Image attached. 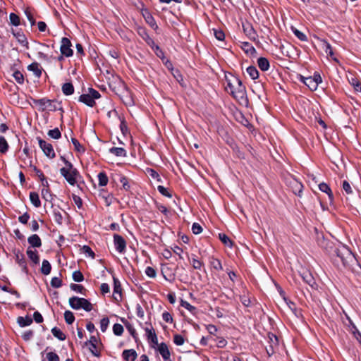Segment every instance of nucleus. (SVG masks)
Returning <instances> with one entry per match:
<instances>
[{
  "mask_svg": "<svg viewBox=\"0 0 361 361\" xmlns=\"http://www.w3.org/2000/svg\"><path fill=\"white\" fill-rule=\"evenodd\" d=\"M333 263L338 268L341 266L353 269L357 264V260L351 250L345 245H341L336 247L331 254Z\"/></svg>",
  "mask_w": 361,
  "mask_h": 361,
  "instance_id": "f257e3e1",
  "label": "nucleus"
},
{
  "mask_svg": "<svg viewBox=\"0 0 361 361\" xmlns=\"http://www.w3.org/2000/svg\"><path fill=\"white\" fill-rule=\"evenodd\" d=\"M226 80L227 82L226 90L234 98L243 99L245 94V87L243 85L242 81L232 75L230 78L226 76Z\"/></svg>",
  "mask_w": 361,
  "mask_h": 361,
  "instance_id": "f03ea898",
  "label": "nucleus"
},
{
  "mask_svg": "<svg viewBox=\"0 0 361 361\" xmlns=\"http://www.w3.org/2000/svg\"><path fill=\"white\" fill-rule=\"evenodd\" d=\"M61 159L64 162L66 166L60 169L61 175L64 177L71 185H75L78 179L81 178L78 170L73 166L72 163L66 160L63 157H61Z\"/></svg>",
  "mask_w": 361,
  "mask_h": 361,
  "instance_id": "7ed1b4c3",
  "label": "nucleus"
},
{
  "mask_svg": "<svg viewBox=\"0 0 361 361\" xmlns=\"http://www.w3.org/2000/svg\"><path fill=\"white\" fill-rule=\"evenodd\" d=\"M32 101L35 105H38L39 106V111H44L47 109L51 111H57V104L59 105H61V102H58L56 99H49L47 97L39 99L32 98Z\"/></svg>",
  "mask_w": 361,
  "mask_h": 361,
  "instance_id": "20e7f679",
  "label": "nucleus"
},
{
  "mask_svg": "<svg viewBox=\"0 0 361 361\" xmlns=\"http://www.w3.org/2000/svg\"><path fill=\"white\" fill-rule=\"evenodd\" d=\"M69 305L73 310L83 309L86 312H90L92 310V305L91 302L83 298L73 296L69 298Z\"/></svg>",
  "mask_w": 361,
  "mask_h": 361,
  "instance_id": "39448f33",
  "label": "nucleus"
},
{
  "mask_svg": "<svg viewBox=\"0 0 361 361\" xmlns=\"http://www.w3.org/2000/svg\"><path fill=\"white\" fill-rule=\"evenodd\" d=\"M100 97L101 94L97 90L90 87L88 88L87 93L82 94L79 97L78 101L84 103L90 107H93L96 104L94 100L99 99Z\"/></svg>",
  "mask_w": 361,
  "mask_h": 361,
  "instance_id": "423d86ee",
  "label": "nucleus"
},
{
  "mask_svg": "<svg viewBox=\"0 0 361 361\" xmlns=\"http://www.w3.org/2000/svg\"><path fill=\"white\" fill-rule=\"evenodd\" d=\"M39 147L43 151L44 154L49 158L53 159L56 157L53 146L51 143L42 140L41 137H37Z\"/></svg>",
  "mask_w": 361,
  "mask_h": 361,
  "instance_id": "0eeeda50",
  "label": "nucleus"
},
{
  "mask_svg": "<svg viewBox=\"0 0 361 361\" xmlns=\"http://www.w3.org/2000/svg\"><path fill=\"white\" fill-rule=\"evenodd\" d=\"M61 54L66 57L72 56L73 54V51L71 49L72 44L71 40L67 37H63L61 39Z\"/></svg>",
  "mask_w": 361,
  "mask_h": 361,
  "instance_id": "6e6552de",
  "label": "nucleus"
},
{
  "mask_svg": "<svg viewBox=\"0 0 361 361\" xmlns=\"http://www.w3.org/2000/svg\"><path fill=\"white\" fill-rule=\"evenodd\" d=\"M114 244L118 252L123 254L126 250V241L123 236L118 234L114 235Z\"/></svg>",
  "mask_w": 361,
  "mask_h": 361,
  "instance_id": "1a4fd4ad",
  "label": "nucleus"
},
{
  "mask_svg": "<svg viewBox=\"0 0 361 361\" xmlns=\"http://www.w3.org/2000/svg\"><path fill=\"white\" fill-rule=\"evenodd\" d=\"M243 29L246 36L252 41H255L257 37V32L253 28L251 23L246 22L243 23Z\"/></svg>",
  "mask_w": 361,
  "mask_h": 361,
  "instance_id": "9d476101",
  "label": "nucleus"
},
{
  "mask_svg": "<svg viewBox=\"0 0 361 361\" xmlns=\"http://www.w3.org/2000/svg\"><path fill=\"white\" fill-rule=\"evenodd\" d=\"M144 330L146 333V336L148 341L153 343L154 345H158L157 336L152 324H149V326L145 327Z\"/></svg>",
  "mask_w": 361,
  "mask_h": 361,
  "instance_id": "9b49d317",
  "label": "nucleus"
},
{
  "mask_svg": "<svg viewBox=\"0 0 361 361\" xmlns=\"http://www.w3.org/2000/svg\"><path fill=\"white\" fill-rule=\"evenodd\" d=\"M113 280H114V294H113V298L115 301L116 302H119L122 300V295H121V292H122V288H121V283L119 281V280L116 278V277H113Z\"/></svg>",
  "mask_w": 361,
  "mask_h": 361,
  "instance_id": "f8f14e48",
  "label": "nucleus"
},
{
  "mask_svg": "<svg viewBox=\"0 0 361 361\" xmlns=\"http://www.w3.org/2000/svg\"><path fill=\"white\" fill-rule=\"evenodd\" d=\"M158 350L163 357L164 361H171L170 359L171 353L169 350L167 345L165 343H158Z\"/></svg>",
  "mask_w": 361,
  "mask_h": 361,
  "instance_id": "ddd939ff",
  "label": "nucleus"
},
{
  "mask_svg": "<svg viewBox=\"0 0 361 361\" xmlns=\"http://www.w3.org/2000/svg\"><path fill=\"white\" fill-rule=\"evenodd\" d=\"M300 275L303 281L308 284L312 288H314V286L316 285L314 279L309 271L305 270L302 273H300Z\"/></svg>",
  "mask_w": 361,
  "mask_h": 361,
  "instance_id": "4468645a",
  "label": "nucleus"
},
{
  "mask_svg": "<svg viewBox=\"0 0 361 361\" xmlns=\"http://www.w3.org/2000/svg\"><path fill=\"white\" fill-rule=\"evenodd\" d=\"M300 81L307 86L311 91H314L317 89L316 82H314V79L312 78V76L304 77L302 75H300Z\"/></svg>",
  "mask_w": 361,
  "mask_h": 361,
  "instance_id": "2eb2a0df",
  "label": "nucleus"
},
{
  "mask_svg": "<svg viewBox=\"0 0 361 361\" xmlns=\"http://www.w3.org/2000/svg\"><path fill=\"white\" fill-rule=\"evenodd\" d=\"M97 342V338L94 336H92L90 337V340L85 342V345H87L90 344L91 345V348H90V350L91 352V353L96 357H99L100 353L96 350Z\"/></svg>",
  "mask_w": 361,
  "mask_h": 361,
  "instance_id": "dca6fc26",
  "label": "nucleus"
},
{
  "mask_svg": "<svg viewBox=\"0 0 361 361\" xmlns=\"http://www.w3.org/2000/svg\"><path fill=\"white\" fill-rule=\"evenodd\" d=\"M161 274L166 281H171L174 279V274L171 269L166 264H164L161 269Z\"/></svg>",
  "mask_w": 361,
  "mask_h": 361,
  "instance_id": "f3484780",
  "label": "nucleus"
},
{
  "mask_svg": "<svg viewBox=\"0 0 361 361\" xmlns=\"http://www.w3.org/2000/svg\"><path fill=\"white\" fill-rule=\"evenodd\" d=\"M122 355L123 359L126 361H135L137 357L136 351L133 349L124 350Z\"/></svg>",
  "mask_w": 361,
  "mask_h": 361,
  "instance_id": "a211bd4d",
  "label": "nucleus"
},
{
  "mask_svg": "<svg viewBox=\"0 0 361 361\" xmlns=\"http://www.w3.org/2000/svg\"><path fill=\"white\" fill-rule=\"evenodd\" d=\"M27 242L33 247H39L42 246V240L38 235L33 234L27 238Z\"/></svg>",
  "mask_w": 361,
  "mask_h": 361,
  "instance_id": "6ab92c4d",
  "label": "nucleus"
},
{
  "mask_svg": "<svg viewBox=\"0 0 361 361\" xmlns=\"http://www.w3.org/2000/svg\"><path fill=\"white\" fill-rule=\"evenodd\" d=\"M27 69L30 71H32L34 75L37 78H40V76L42 75V68L40 67V65L37 62H34L30 64L27 67Z\"/></svg>",
  "mask_w": 361,
  "mask_h": 361,
  "instance_id": "aec40b11",
  "label": "nucleus"
},
{
  "mask_svg": "<svg viewBox=\"0 0 361 361\" xmlns=\"http://www.w3.org/2000/svg\"><path fill=\"white\" fill-rule=\"evenodd\" d=\"M26 253L29 259L35 264H38L39 263V257L37 250H32L30 247H28Z\"/></svg>",
  "mask_w": 361,
  "mask_h": 361,
  "instance_id": "412c9836",
  "label": "nucleus"
},
{
  "mask_svg": "<svg viewBox=\"0 0 361 361\" xmlns=\"http://www.w3.org/2000/svg\"><path fill=\"white\" fill-rule=\"evenodd\" d=\"M257 65L260 70L262 71H266L269 70L270 67L269 61L265 57H259L257 59Z\"/></svg>",
  "mask_w": 361,
  "mask_h": 361,
  "instance_id": "4be33fe9",
  "label": "nucleus"
},
{
  "mask_svg": "<svg viewBox=\"0 0 361 361\" xmlns=\"http://www.w3.org/2000/svg\"><path fill=\"white\" fill-rule=\"evenodd\" d=\"M319 189L328 195V197L331 201L334 200V195L330 187L325 183H321L319 184Z\"/></svg>",
  "mask_w": 361,
  "mask_h": 361,
  "instance_id": "5701e85b",
  "label": "nucleus"
},
{
  "mask_svg": "<svg viewBox=\"0 0 361 361\" xmlns=\"http://www.w3.org/2000/svg\"><path fill=\"white\" fill-rule=\"evenodd\" d=\"M16 257L19 266L22 267L24 271L27 272V263L24 255L18 252L16 255Z\"/></svg>",
  "mask_w": 361,
  "mask_h": 361,
  "instance_id": "b1692460",
  "label": "nucleus"
},
{
  "mask_svg": "<svg viewBox=\"0 0 361 361\" xmlns=\"http://www.w3.org/2000/svg\"><path fill=\"white\" fill-rule=\"evenodd\" d=\"M17 322L20 326L25 327L30 326L32 323V319L29 316H26L25 317H18L17 319Z\"/></svg>",
  "mask_w": 361,
  "mask_h": 361,
  "instance_id": "393cba45",
  "label": "nucleus"
},
{
  "mask_svg": "<svg viewBox=\"0 0 361 361\" xmlns=\"http://www.w3.org/2000/svg\"><path fill=\"white\" fill-rule=\"evenodd\" d=\"M109 152L116 155V157H126V151L123 147H113L109 149Z\"/></svg>",
  "mask_w": 361,
  "mask_h": 361,
  "instance_id": "a878e982",
  "label": "nucleus"
},
{
  "mask_svg": "<svg viewBox=\"0 0 361 361\" xmlns=\"http://www.w3.org/2000/svg\"><path fill=\"white\" fill-rule=\"evenodd\" d=\"M62 92L65 95H71L74 93V87L71 82H66L62 85Z\"/></svg>",
  "mask_w": 361,
  "mask_h": 361,
  "instance_id": "bb28decb",
  "label": "nucleus"
},
{
  "mask_svg": "<svg viewBox=\"0 0 361 361\" xmlns=\"http://www.w3.org/2000/svg\"><path fill=\"white\" fill-rule=\"evenodd\" d=\"M241 48L247 54L254 55L255 54H256L255 48L252 45H251L249 42H243Z\"/></svg>",
  "mask_w": 361,
  "mask_h": 361,
  "instance_id": "cd10ccee",
  "label": "nucleus"
},
{
  "mask_svg": "<svg viewBox=\"0 0 361 361\" xmlns=\"http://www.w3.org/2000/svg\"><path fill=\"white\" fill-rule=\"evenodd\" d=\"M303 185L301 183L294 180L293 183V192L298 196L301 197Z\"/></svg>",
  "mask_w": 361,
  "mask_h": 361,
  "instance_id": "c85d7f7f",
  "label": "nucleus"
},
{
  "mask_svg": "<svg viewBox=\"0 0 361 361\" xmlns=\"http://www.w3.org/2000/svg\"><path fill=\"white\" fill-rule=\"evenodd\" d=\"M30 200L35 207H39L41 206V202L39 197V195L37 192H30Z\"/></svg>",
  "mask_w": 361,
  "mask_h": 361,
  "instance_id": "c756f323",
  "label": "nucleus"
},
{
  "mask_svg": "<svg viewBox=\"0 0 361 361\" xmlns=\"http://www.w3.org/2000/svg\"><path fill=\"white\" fill-rule=\"evenodd\" d=\"M209 263H210L212 268L216 271H220V270L223 269V267H222L221 261L216 258H214L213 257H211L210 260H209Z\"/></svg>",
  "mask_w": 361,
  "mask_h": 361,
  "instance_id": "7c9ffc66",
  "label": "nucleus"
},
{
  "mask_svg": "<svg viewBox=\"0 0 361 361\" xmlns=\"http://www.w3.org/2000/svg\"><path fill=\"white\" fill-rule=\"evenodd\" d=\"M51 270V266L49 262L47 259H44L42 263L41 272L44 275L50 274Z\"/></svg>",
  "mask_w": 361,
  "mask_h": 361,
  "instance_id": "2f4dec72",
  "label": "nucleus"
},
{
  "mask_svg": "<svg viewBox=\"0 0 361 361\" xmlns=\"http://www.w3.org/2000/svg\"><path fill=\"white\" fill-rule=\"evenodd\" d=\"M71 142L74 146V149L76 152H78L80 154H82L85 152V147L83 145H82L77 139L72 137Z\"/></svg>",
  "mask_w": 361,
  "mask_h": 361,
  "instance_id": "473e14b6",
  "label": "nucleus"
},
{
  "mask_svg": "<svg viewBox=\"0 0 361 361\" xmlns=\"http://www.w3.org/2000/svg\"><path fill=\"white\" fill-rule=\"evenodd\" d=\"M97 177L99 186H105L107 185L109 178L105 172L102 171L99 173Z\"/></svg>",
  "mask_w": 361,
  "mask_h": 361,
  "instance_id": "72a5a7b5",
  "label": "nucleus"
},
{
  "mask_svg": "<svg viewBox=\"0 0 361 361\" xmlns=\"http://www.w3.org/2000/svg\"><path fill=\"white\" fill-rule=\"evenodd\" d=\"M247 73L252 80H255L259 77V72L256 67L253 66L247 68Z\"/></svg>",
  "mask_w": 361,
  "mask_h": 361,
  "instance_id": "f704fd0d",
  "label": "nucleus"
},
{
  "mask_svg": "<svg viewBox=\"0 0 361 361\" xmlns=\"http://www.w3.org/2000/svg\"><path fill=\"white\" fill-rule=\"evenodd\" d=\"M52 334L60 341L66 339V335L57 327H54L51 329Z\"/></svg>",
  "mask_w": 361,
  "mask_h": 361,
  "instance_id": "c9c22d12",
  "label": "nucleus"
},
{
  "mask_svg": "<svg viewBox=\"0 0 361 361\" xmlns=\"http://www.w3.org/2000/svg\"><path fill=\"white\" fill-rule=\"evenodd\" d=\"M64 319L68 324H72L75 321V316L70 310H66L64 312Z\"/></svg>",
  "mask_w": 361,
  "mask_h": 361,
  "instance_id": "e433bc0d",
  "label": "nucleus"
},
{
  "mask_svg": "<svg viewBox=\"0 0 361 361\" xmlns=\"http://www.w3.org/2000/svg\"><path fill=\"white\" fill-rule=\"evenodd\" d=\"M8 149V144L4 136H0V152L6 153Z\"/></svg>",
  "mask_w": 361,
  "mask_h": 361,
  "instance_id": "4c0bfd02",
  "label": "nucleus"
},
{
  "mask_svg": "<svg viewBox=\"0 0 361 361\" xmlns=\"http://www.w3.org/2000/svg\"><path fill=\"white\" fill-rule=\"evenodd\" d=\"M47 135L53 139H59L61 137V133L58 128H55L53 130H49Z\"/></svg>",
  "mask_w": 361,
  "mask_h": 361,
  "instance_id": "58836bf2",
  "label": "nucleus"
},
{
  "mask_svg": "<svg viewBox=\"0 0 361 361\" xmlns=\"http://www.w3.org/2000/svg\"><path fill=\"white\" fill-rule=\"evenodd\" d=\"M137 34L145 41H146L147 39H148L150 37L145 27H138L137 29Z\"/></svg>",
  "mask_w": 361,
  "mask_h": 361,
  "instance_id": "ea45409f",
  "label": "nucleus"
},
{
  "mask_svg": "<svg viewBox=\"0 0 361 361\" xmlns=\"http://www.w3.org/2000/svg\"><path fill=\"white\" fill-rule=\"evenodd\" d=\"M70 288L73 291L85 295L86 289L82 285L71 283Z\"/></svg>",
  "mask_w": 361,
  "mask_h": 361,
  "instance_id": "a19ab883",
  "label": "nucleus"
},
{
  "mask_svg": "<svg viewBox=\"0 0 361 361\" xmlns=\"http://www.w3.org/2000/svg\"><path fill=\"white\" fill-rule=\"evenodd\" d=\"M292 31L294 33V35L301 41L302 42H307V36L302 32L301 31L298 30V29L295 27H292Z\"/></svg>",
  "mask_w": 361,
  "mask_h": 361,
  "instance_id": "79ce46f5",
  "label": "nucleus"
},
{
  "mask_svg": "<svg viewBox=\"0 0 361 361\" xmlns=\"http://www.w3.org/2000/svg\"><path fill=\"white\" fill-rule=\"evenodd\" d=\"M9 20L11 23L14 26H18L20 24L19 16L14 13H11L9 15Z\"/></svg>",
  "mask_w": 361,
  "mask_h": 361,
  "instance_id": "37998d69",
  "label": "nucleus"
},
{
  "mask_svg": "<svg viewBox=\"0 0 361 361\" xmlns=\"http://www.w3.org/2000/svg\"><path fill=\"white\" fill-rule=\"evenodd\" d=\"M219 238L221 241L227 246L231 247L233 243L231 239L225 233H219Z\"/></svg>",
  "mask_w": 361,
  "mask_h": 361,
  "instance_id": "c03bdc74",
  "label": "nucleus"
},
{
  "mask_svg": "<svg viewBox=\"0 0 361 361\" xmlns=\"http://www.w3.org/2000/svg\"><path fill=\"white\" fill-rule=\"evenodd\" d=\"M42 197L46 201L51 202L52 200V195L50 193L49 188H42L41 191Z\"/></svg>",
  "mask_w": 361,
  "mask_h": 361,
  "instance_id": "a18cd8bd",
  "label": "nucleus"
},
{
  "mask_svg": "<svg viewBox=\"0 0 361 361\" xmlns=\"http://www.w3.org/2000/svg\"><path fill=\"white\" fill-rule=\"evenodd\" d=\"M350 83L353 86L354 89L357 92H361V82L355 78H352Z\"/></svg>",
  "mask_w": 361,
  "mask_h": 361,
  "instance_id": "49530a36",
  "label": "nucleus"
},
{
  "mask_svg": "<svg viewBox=\"0 0 361 361\" xmlns=\"http://www.w3.org/2000/svg\"><path fill=\"white\" fill-rule=\"evenodd\" d=\"M72 278L75 282H81L84 280L83 274L79 270L73 271Z\"/></svg>",
  "mask_w": 361,
  "mask_h": 361,
  "instance_id": "de8ad7c7",
  "label": "nucleus"
},
{
  "mask_svg": "<svg viewBox=\"0 0 361 361\" xmlns=\"http://www.w3.org/2000/svg\"><path fill=\"white\" fill-rule=\"evenodd\" d=\"M54 220L59 225H61L63 223V216L61 213L58 210H54L53 212Z\"/></svg>",
  "mask_w": 361,
  "mask_h": 361,
  "instance_id": "09e8293b",
  "label": "nucleus"
},
{
  "mask_svg": "<svg viewBox=\"0 0 361 361\" xmlns=\"http://www.w3.org/2000/svg\"><path fill=\"white\" fill-rule=\"evenodd\" d=\"M13 76L15 78L16 81L19 84H23L24 82V76L23 73L19 71H16L13 73Z\"/></svg>",
  "mask_w": 361,
  "mask_h": 361,
  "instance_id": "8fccbe9b",
  "label": "nucleus"
},
{
  "mask_svg": "<svg viewBox=\"0 0 361 361\" xmlns=\"http://www.w3.org/2000/svg\"><path fill=\"white\" fill-rule=\"evenodd\" d=\"M145 20L152 29L154 30L158 29V25L152 16H148L147 18H145Z\"/></svg>",
  "mask_w": 361,
  "mask_h": 361,
  "instance_id": "3c124183",
  "label": "nucleus"
},
{
  "mask_svg": "<svg viewBox=\"0 0 361 361\" xmlns=\"http://www.w3.org/2000/svg\"><path fill=\"white\" fill-rule=\"evenodd\" d=\"M113 332L116 336H121L122 335L123 332V327L120 324H115L113 326Z\"/></svg>",
  "mask_w": 361,
  "mask_h": 361,
  "instance_id": "603ef678",
  "label": "nucleus"
},
{
  "mask_svg": "<svg viewBox=\"0 0 361 361\" xmlns=\"http://www.w3.org/2000/svg\"><path fill=\"white\" fill-rule=\"evenodd\" d=\"M51 286L53 288H59L62 286V280L59 277H53L51 280Z\"/></svg>",
  "mask_w": 361,
  "mask_h": 361,
  "instance_id": "864d4df0",
  "label": "nucleus"
},
{
  "mask_svg": "<svg viewBox=\"0 0 361 361\" xmlns=\"http://www.w3.org/2000/svg\"><path fill=\"white\" fill-rule=\"evenodd\" d=\"M180 305L188 310H189L190 312L194 313L196 310V308L190 305L188 302L181 300L180 301Z\"/></svg>",
  "mask_w": 361,
  "mask_h": 361,
  "instance_id": "5fc2aeb1",
  "label": "nucleus"
},
{
  "mask_svg": "<svg viewBox=\"0 0 361 361\" xmlns=\"http://www.w3.org/2000/svg\"><path fill=\"white\" fill-rule=\"evenodd\" d=\"M342 188L348 195H351L353 192L350 184L347 180L343 181Z\"/></svg>",
  "mask_w": 361,
  "mask_h": 361,
  "instance_id": "6e6d98bb",
  "label": "nucleus"
},
{
  "mask_svg": "<svg viewBox=\"0 0 361 361\" xmlns=\"http://www.w3.org/2000/svg\"><path fill=\"white\" fill-rule=\"evenodd\" d=\"M158 191L164 196L167 197L169 198L172 197V194L169 192L167 189L164 187L163 185H158L157 186Z\"/></svg>",
  "mask_w": 361,
  "mask_h": 361,
  "instance_id": "4d7b16f0",
  "label": "nucleus"
},
{
  "mask_svg": "<svg viewBox=\"0 0 361 361\" xmlns=\"http://www.w3.org/2000/svg\"><path fill=\"white\" fill-rule=\"evenodd\" d=\"M173 342L176 345H182L184 344L185 339L183 336L180 334H176L173 336Z\"/></svg>",
  "mask_w": 361,
  "mask_h": 361,
  "instance_id": "13d9d810",
  "label": "nucleus"
},
{
  "mask_svg": "<svg viewBox=\"0 0 361 361\" xmlns=\"http://www.w3.org/2000/svg\"><path fill=\"white\" fill-rule=\"evenodd\" d=\"M323 43H324L323 48H324L325 52L330 56H332L334 55V52H333V49H332L331 44L325 40L323 41Z\"/></svg>",
  "mask_w": 361,
  "mask_h": 361,
  "instance_id": "bf43d9fd",
  "label": "nucleus"
},
{
  "mask_svg": "<svg viewBox=\"0 0 361 361\" xmlns=\"http://www.w3.org/2000/svg\"><path fill=\"white\" fill-rule=\"evenodd\" d=\"M109 323V320L108 317H104L100 321V329L102 332L106 331L108 325Z\"/></svg>",
  "mask_w": 361,
  "mask_h": 361,
  "instance_id": "052dcab7",
  "label": "nucleus"
},
{
  "mask_svg": "<svg viewBox=\"0 0 361 361\" xmlns=\"http://www.w3.org/2000/svg\"><path fill=\"white\" fill-rule=\"evenodd\" d=\"M191 264L195 269L200 270L204 265V263L197 259H191Z\"/></svg>",
  "mask_w": 361,
  "mask_h": 361,
  "instance_id": "680f3d73",
  "label": "nucleus"
},
{
  "mask_svg": "<svg viewBox=\"0 0 361 361\" xmlns=\"http://www.w3.org/2000/svg\"><path fill=\"white\" fill-rule=\"evenodd\" d=\"M147 172L152 178L156 179L159 182L161 181L159 174L155 170L152 169H148Z\"/></svg>",
  "mask_w": 361,
  "mask_h": 361,
  "instance_id": "e2e57ef3",
  "label": "nucleus"
},
{
  "mask_svg": "<svg viewBox=\"0 0 361 361\" xmlns=\"http://www.w3.org/2000/svg\"><path fill=\"white\" fill-rule=\"evenodd\" d=\"M48 361H60L59 355L54 352H49L47 354Z\"/></svg>",
  "mask_w": 361,
  "mask_h": 361,
  "instance_id": "0e129e2a",
  "label": "nucleus"
},
{
  "mask_svg": "<svg viewBox=\"0 0 361 361\" xmlns=\"http://www.w3.org/2000/svg\"><path fill=\"white\" fill-rule=\"evenodd\" d=\"M33 335L34 331L32 330H28L22 334V338L25 341H29L33 337Z\"/></svg>",
  "mask_w": 361,
  "mask_h": 361,
  "instance_id": "69168bd1",
  "label": "nucleus"
},
{
  "mask_svg": "<svg viewBox=\"0 0 361 361\" xmlns=\"http://www.w3.org/2000/svg\"><path fill=\"white\" fill-rule=\"evenodd\" d=\"M214 35L215 37L219 41H222L225 38V34L221 30H214Z\"/></svg>",
  "mask_w": 361,
  "mask_h": 361,
  "instance_id": "338daca9",
  "label": "nucleus"
},
{
  "mask_svg": "<svg viewBox=\"0 0 361 361\" xmlns=\"http://www.w3.org/2000/svg\"><path fill=\"white\" fill-rule=\"evenodd\" d=\"M145 274L150 278H154L156 276V270L152 267H147L145 269Z\"/></svg>",
  "mask_w": 361,
  "mask_h": 361,
  "instance_id": "774afa93",
  "label": "nucleus"
}]
</instances>
